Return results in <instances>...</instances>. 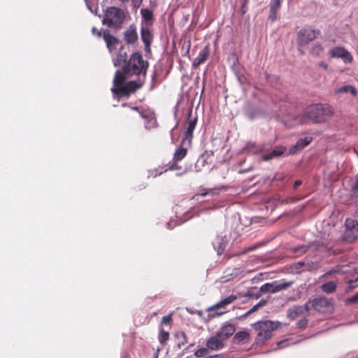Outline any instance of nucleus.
<instances>
[{
    "mask_svg": "<svg viewBox=\"0 0 358 358\" xmlns=\"http://www.w3.org/2000/svg\"><path fill=\"white\" fill-rule=\"evenodd\" d=\"M320 66L322 67L324 69L327 70L328 64L324 62H320L318 64Z\"/></svg>",
    "mask_w": 358,
    "mask_h": 358,
    "instance_id": "obj_49",
    "label": "nucleus"
},
{
    "mask_svg": "<svg viewBox=\"0 0 358 358\" xmlns=\"http://www.w3.org/2000/svg\"><path fill=\"white\" fill-rule=\"evenodd\" d=\"M143 20L141 27H152L154 23V15L152 10L149 8H142L141 10Z\"/></svg>",
    "mask_w": 358,
    "mask_h": 358,
    "instance_id": "obj_18",
    "label": "nucleus"
},
{
    "mask_svg": "<svg viewBox=\"0 0 358 358\" xmlns=\"http://www.w3.org/2000/svg\"><path fill=\"white\" fill-rule=\"evenodd\" d=\"M304 265L305 264L303 262H298L295 264V267L296 268H302Z\"/></svg>",
    "mask_w": 358,
    "mask_h": 358,
    "instance_id": "obj_50",
    "label": "nucleus"
},
{
    "mask_svg": "<svg viewBox=\"0 0 358 358\" xmlns=\"http://www.w3.org/2000/svg\"><path fill=\"white\" fill-rule=\"evenodd\" d=\"M124 17L125 15L122 9L117 7H109L105 12L102 23L110 28H119L123 23Z\"/></svg>",
    "mask_w": 358,
    "mask_h": 358,
    "instance_id": "obj_5",
    "label": "nucleus"
},
{
    "mask_svg": "<svg viewBox=\"0 0 358 358\" xmlns=\"http://www.w3.org/2000/svg\"><path fill=\"white\" fill-rule=\"evenodd\" d=\"M169 338V332L164 331V329H161L159 336V341L161 343H165Z\"/></svg>",
    "mask_w": 358,
    "mask_h": 358,
    "instance_id": "obj_35",
    "label": "nucleus"
},
{
    "mask_svg": "<svg viewBox=\"0 0 358 358\" xmlns=\"http://www.w3.org/2000/svg\"><path fill=\"white\" fill-rule=\"evenodd\" d=\"M280 322L271 320L259 321L253 324V328L257 331L255 338L256 345H262L268 340L272 332L279 327Z\"/></svg>",
    "mask_w": 358,
    "mask_h": 358,
    "instance_id": "obj_4",
    "label": "nucleus"
},
{
    "mask_svg": "<svg viewBox=\"0 0 358 358\" xmlns=\"http://www.w3.org/2000/svg\"><path fill=\"white\" fill-rule=\"evenodd\" d=\"M124 49L123 45L121 46V48L120 50V52L117 55L116 57L113 59V63L115 66H120L122 62H127L126 58H127V54L126 52L122 53V50Z\"/></svg>",
    "mask_w": 358,
    "mask_h": 358,
    "instance_id": "obj_27",
    "label": "nucleus"
},
{
    "mask_svg": "<svg viewBox=\"0 0 358 358\" xmlns=\"http://www.w3.org/2000/svg\"><path fill=\"white\" fill-rule=\"evenodd\" d=\"M126 74L124 71H117L113 79L111 92L114 98L129 97L143 85V81H129L126 83Z\"/></svg>",
    "mask_w": 358,
    "mask_h": 358,
    "instance_id": "obj_2",
    "label": "nucleus"
},
{
    "mask_svg": "<svg viewBox=\"0 0 358 358\" xmlns=\"http://www.w3.org/2000/svg\"><path fill=\"white\" fill-rule=\"evenodd\" d=\"M122 106L126 107V106H129V105L127 103H124L122 104Z\"/></svg>",
    "mask_w": 358,
    "mask_h": 358,
    "instance_id": "obj_57",
    "label": "nucleus"
},
{
    "mask_svg": "<svg viewBox=\"0 0 358 358\" xmlns=\"http://www.w3.org/2000/svg\"><path fill=\"white\" fill-rule=\"evenodd\" d=\"M324 52V48L321 43H317L313 45L310 50V55L314 57H320Z\"/></svg>",
    "mask_w": 358,
    "mask_h": 358,
    "instance_id": "obj_28",
    "label": "nucleus"
},
{
    "mask_svg": "<svg viewBox=\"0 0 358 358\" xmlns=\"http://www.w3.org/2000/svg\"><path fill=\"white\" fill-rule=\"evenodd\" d=\"M258 303H261V306H263L266 304V301L262 300Z\"/></svg>",
    "mask_w": 358,
    "mask_h": 358,
    "instance_id": "obj_53",
    "label": "nucleus"
},
{
    "mask_svg": "<svg viewBox=\"0 0 358 358\" xmlns=\"http://www.w3.org/2000/svg\"><path fill=\"white\" fill-rule=\"evenodd\" d=\"M310 310L313 308L319 313H329L333 310V304L324 296L310 298L307 301Z\"/></svg>",
    "mask_w": 358,
    "mask_h": 358,
    "instance_id": "obj_7",
    "label": "nucleus"
},
{
    "mask_svg": "<svg viewBox=\"0 0 358 358\" xmlns=\"http://www.w3.org/2000/svg\"><path fill=\"white\" fill-rule=\"evenodd\" d=\"M220 188H213V189H208L206 192L201 193L200 195L201 196H206L207 194H218L220 193Z\"/></svg>",
    "mask_w": 358,
    "mask_h": 358,
    "instance_id": "obj_38",
    "label": "nucleus"
},
{
    "mask_svg": "<svg viewBox=\"0 0 358 358\" xmlns=\"http://www.w3.org/2000/svg\"><path fill=\"white\" fill-rule=\"evenodd\" d=\"M191 115L192 113H189L188 114V123L187 127L186 128V131L185 132V136L182 138V143H184L185 141H188L189 143L190 144L192 142V138L193 137V131L195 129L196 122H197V118L195 117L194 119H191Z\"/></svg>",
    "mask_w": 358,
    "mask_h": 358,
    "instance_id": "obj_16",
    "label": "nucleus"
},
{
    "mask_svg": "<svg viewBox=\"0 0 358 358\" xmlns=\"http://www.w3.org/2000/svg\"><path fill=\"white\" fill-rule=\"evenodd\" d=\"M238 275V269L235 268V269H234V271L232 273L222 276V278H221L222 282H226L231 280H233L234 278L237 277Z\"/></svg>",
    "mask_w": 358,
    "mask_h": 358,
    "instance_id": "obj_32",
    "label": "nucleus"
},
{
    "mask_svg": "<svg viewBox=\"0 0 358 358\" xmlns=\"http://www.w3.org/2000/svg\"><path fill=\"white\" fill-rule=\"evenodd\" d=\"M352 196L354 199H358V176H356V182L352 187Z\"/></svg>",
    "mask_w": 358,
    "mask_h": 358,
    "instance_id": "obj_36",
    "label": "nucleus"
},
{
    "mask_svg": "<svg viewBox=\"0 0 358 358\" xmlns=\"http://www.w3.org/2000/svg\"><path fill=\"white\" fill-rule=\"evenodd\" d=\"M171 315H169L166 316H164L162 320V324H169L171 321Z\"/></svg>",
    "mask_w": 358,
    "mask_h": 358,
    "instance_id": "obj_40",
    "label": "nucleus"
},
{
    "mask_svg": "<svg viewBox=\"0 0 358 358\" xmlns=\"http://www.w3.org/2000/svg\"><path fill=\"white\" fill-rule=\"evenodd\" d=\"M120 1L124 3V2L128 1L129 0H120ZM132 2L134 6H136V5L139 6L141 2V0H132Z\"/></svg>",
    "mask_w": 358,
    "mask_h": 358,
    "instance_id": "obj_46",
    "label": "nucleus"
},
{
    "mask_svg": "<svg viewBox=\"0 0 358 358\" xmlns=\"http://www.w3.org/2000/svg\"><path fill=\"white\" fill-rule=\"evenodd\" d=\"M357 51H358V46H357Z\"/></svg>",
    "mask_w": 358,
    "mask_h": 358,
    "instance_id": "obj_62",
    "label": "nucleus"
},
{
    "mask_svg": "<svg viewBox=\"0 0 358 358\" xmlns=\"http://www.w3.org/2000/svg\"><path fill=\"white\" fill-rule=\"evenodd\" d=\"M334 112V108L329 104H312L307 106L303 114L295 118V121L301 124H306L308 122L324 123L332 117Z\"/></svg>",
    "mask_w": 358,
    "mask_h": 358,
    "instance_id": "obj_1",
    "label": "nucleus"
},
{
    "mask_svg": "<svg viewBox=\"0 0 358 358\" xmlns=\"http://www.w3.org/2000/svg\"><path fill=\"white\" fill-rule=\"evenodd\" d=\"M357 238L358 229H345L343 236L344 241L352 243Z\"/></svg>",
    "mask_w": 358,
    "mask_h": 358,
    "instance_id": "obj_24",
    "label": "nucleus"
},
{
    "mask_svg": "<svg viewBox=\"0 0 358 358\" xmlns=\"http://www.w3.org/2000/svg\"><path fill=\"white\" fill-rule=\"evenodd\" d=\"M148 66V62L143 59L140 52H134L129 59L124 64L122 70L127 76H138V80H141L143 81L144 83Z\"/></svg>",
    "mask_w": 358,
    "mask_h": 358,
    "instance_id": "obj_3",
    "label": "nucleus"
},
{
    "mask_svg": "<svg viewBox=\"0 0 358 358\" xmlns=\"http://www.w3.org/2000/svg\"><path fill=\"white\" fill-rule=\"evenodd\" d=\"M208 350L207 348H200L195 352L194 355L197 357H205L208 354Z\"/></svg>",
    "mask_w": 358,
    "mask_h": 358,
    "instance_id": "obj_37",
    "label": "nucleus"
},
{
    "mask_svg": "<svg viewBox=\"0 0 358 358\" xmlns=\"http://www.w3.org/2000/svg\"><path fill=\"white\" fill-rule=\"evenodd\" d=\"M149 122L152 123V124L153 125V127L155 126L156 124V120L155 119H153L152 117L151 118H149Z\"/></svg>",
    "mask_w": 358,
    "mask_h": 358,
    "instance_id": "obj_52",
    "label": "nucleus"
},
{
    "mask_svg": "<svg viewBox=\"0 0 358 358\" xmlns=\"http://www.w3.org/2000/svg\"><path fill=\"white\" fill-rule=\"evenodd\" d=\"M302 184V181L300 180H297L294 182L293 187L294 189H297Z\"/></svg>",
    "mask_w": 358,
    "mask_h": 358,
    "instance_id": "obj_44",
    "label": "nucleus"
},
{
    "mask_svg": "<svg viewBox=\"0 0 358 358\" xmlns=\"http://www.w3.org/2000/svg\"><path fill=\"white\" fill-rule=\"evenodd\" d=\"M259 307H261V303L255 304L252 308H250V312L254 313V312L257 311Z\"/></svg>",
    "mask_w": 358,
    "mask_h": 358,
    "instance_id": "obj_45",
    "label": "nucleus"
},
{
    "mask_svg": "<svg viewBox=\"0 0 358 358\" xmlns=\"http://www.w3.org/2000/svg\"><path fill=\"white\" fill-rule=\"evenodd\" d=\"M233 340L237 344L246 343L250 340V334L246 331H238L234 335Z\"/></svg>",
    "mask_w": 358,
    "mask_h": 358,
    "instance_id": "obj_25",
    "label": "nucleus"
},
{
    "mask_svg": "<svg viewBox=\"0 0 358 358\" xmlns=\"http://www.w3.org/2000/svg\"><path fill=\"white\" fill-rule=\"evenodd\" d=\"M92 32L94 35H96L98 36H103V32L101 31H99L95 27H93L92 29Z\"/></svg>",
    "mask_w": 358,
    "mask_h": 358,
    "instance_id": "obj_42",
    "label": "nucleus"
},
{
    "mask_svg": "<svg viewBox=\"0 0 358 358\" xmlns=\"http://www.w3.org/2000/svg\"><path fill=\"white\" fill-rule=\"evenodd\" d=\"M252 250H253V248H248L246 251L244 252V253H245L246 252L252 251Z\"/></svg>",
    "mask_w": 358,
    "mask_h": 358,
    "instance_id": "obj_58",
    "label": "nucleus"
},
{
    "mask_svg": "<svg viewBox=\"0 0 358 358\" xmlns=\"http://www.w3.org/2000/svg\"><path fill=\"white\" fill-rule=\"evenodd\" d=\"M178 162L174 161L173 163L169 167V170H176L178 169V166L177 164Z\"/></svg>",
    "mask_w": 358,
    "mask_h": 358,
    "instance_id": "obj_43",
    "label": "nucleus"
},
{
    "mask_svg": "<svg viewBox=\"0 0 358 358\" xmlns=\"http://www.w3.org/2000/svg\"><path fill=\"white\" fill-rule=\"evenodd\" d=\"M288 340H284V341H281L280 342L278 343V345L279 348H284L285 347V343H287Z\"/></svg>",
    "mask_w": 358,
    "mask_h": 358,
    "instance_id": "obj_47",
    "label": "nucleus"
},
{
    "mask_svg": "<svg viewBox=\"0 0 358 358\" xmlns=\"http://www.w3.org/2000/svg\"><path fill=\"white\" fill-rule=\"evenodd\" d=\"M157 354H156L155 357L154 358H157Z\"/></svg>",
    "mask_w": 358,
    "mask_h": 358,
    "instance_id": "obj_60",
    "label": "nucleus"
},
{
    "mask_svg": "<svg viewBox=\"0 0 358 358\" xmlns=\"http://www.w3.org/2000/svg\"><path fill=\"white\" fill-rule=\"evenodd\" d=\"M103 38L106 43V47L110 53L116 49L117 45L120 43L119 39L113 36L108 29L103 31Z\"/></svg>",
    "mask_w": 358,
    "mask_h": 358,
    "instance_id": "obj_14",
    "label": "nucleus"
},
{
    "mask_svg": "<svg viewBox=\"0 0 358 358\" xmlns=\"http://www.w3.org/2000/svg\"><path fill=\"white\" fill-rule=\"evenodd\" d=\"M252 312H250V310H248V312L244 315V316H248V315H250V314H252Z\"/></svg>",
    "mask_w": 358,
    "mask_h": 358,
    "instance_id": "obj_56",
    "label": "nucleus"
},
{
    "mask_svg": "<svg viewBox=\"0 0 358 358\" xmlns=\"http://www.w3.org/2000/svg\"><path fill=\"white\" fill-rule=\"evenodd\" d=\"M176 337L179 340L178 347L180 348L187 343V338L184 331H179L176 334Z\"/></svg>",
    "mask_w": 358,
    "mask_h": 358,
    "instance_id": "obj_31",
    "label": "nucleus"
},
{
    "mask_svg": "<svg viewBox=\"0 0 358 358\" xmlns=\"http://www.w3.org/2000/svg\"><path fill=\"white\" fill-rule=\"evenodd\" d=\"M282 0H271L269 4L268 19L274 22L277 19L278 10L281 6Z\"/></svg>",
    "mask_w": 358,
    "mask_h": 358,
    "instance_id": "obj_21",
    "label": "nucleus"
},
{
    "mask_svg": "<svg viewBox=\"0 0 358 358\" xmlns=\"http://www.w3.org/2000/svg\"><path fill=\"white\" fill-rule=\"evenodd\" d=\"M320 35V31L310 27L301 29L297 34V45L301 48L307 45L310 42L316 39Z\"/></svg>",
    "mask_w": 358,
    "mask_h": 358,
    "instance_id": "obj_6",
    "label": "nucleus"
},
{
    "mask_svg": "<svg viewBox=\"0 0 358 358\" xmlns=\"http://www.w3.org/2000/svg\"><path fill=\"white\" fill-rule=\"evenodd\" d=\"M334 273V271H329L327 272L326 273H324V274L322 276V278H326V277H327V276H329V275H331V274H332V273Z\"/></svg>",
    "mask_w": 358,
    "mask_h": 358,
    "instance_id": "obj_51",
    "label": "nucleus"
},
{
    "mask_svg": "<svg viewBox=\"0 0 358 358\" xmlns=\"http://www.w3.org/2000/svg\"><path fill=\"white\" fill-rule=\"evenodd\" d=\"M336 284L334 281L327 282L324 283V285H322V290L324 292L328 293V294L334 292L336 291Z\"/></svg>",
    "mask_w": 358,
    "mask_h": 358,
    "instance_id": "obj_29",
    "label": "nucleus"
},
{
    "mask_svg": "<svg viewBox=\"0 0 358 358\" xmlns=\"http://www.w3.org/2000/svg\"><path fill=\"white\" fill-rule=\"evenodd\" d=\"M124 39L127 44L134 45L138 39L136 27L131 24L124 32Z\"/></svg>",
    "mask_w": 358,
    "mask_h": 358,
    "instance_id": "obj_15",
    "label": "nucleus"
},
{
    "mask_svg": "<svg viewBox=\"0 0 358 358\" xmlns=\"http://www.w3.org/2000/svg\"><path fill=\"white\" fill-rule=\"evenodd\" d=\"M293 284L294 281L274 280L272 282H267L262 285L260 291L264 293H275L287 289Z\"/></svg>",
    "mask_w": 358,
    "mask_h": 358,
    "instance_id": "obj_8",
    "label": "nucleus"
},
{
    "mask_svg": "<svg viewBox=\"0 0 358 358\" xmlns=\"http://www.w3.org/2000/svg\"><path fill=\"white\" fill-rule=\"evenodd\" d=\"M225 341L218 334L210 337L206 341V347L210 350H220L224 347Z\"/></svg>",
    "mask_w": 358,
    "mask_h": 358,
    "instance_id": "obj_13",
    "label": "nucleus"
},
{
    "mask_svg": "<svg viewBox=\"0 0 358 358\" xmlns=\"http://www.w3.org/2000/svg\"><path fill=\"white\" fill-rule=\"evenodd\" d=\"M350 92L352 95L355 96L357 94L356 89L351 85H345L336 90L337 94Z\"/></svg>",
    "mask_w": 358,
    "mask_h": 358,
    "instance_id": "obj_30",
    "label": "nucleus"
},
{
    "mask_svg": "<svg viewBox=\"0 0 358 358\" xmlns=\"http://www.w3.org/2000/svg\"><path fill=\"white\" fill-rule=\"evenodd\" d=\"M308 320L306 318V317H303V318L299 320L296 324V326L298 329L303 330L308 327Z\"/></svg>",
    "mask_w": 358,
    "mask_h": 358,
    "instance_id": "obj_34",
    "label": "nucleus"
},
{
    "mask_svg": "<svg viewBox=\"0 0 358 358\" xmlns=\"http://www.w3.org/2000/svg\"><path fill=\"white\" fill-rule=\"evenodd\" d=\"M346 301L348 303H358V292L355 296L347 299Z\"/></svg>",
    "mask_w": 358,
    "mask_h": 358,
    "instance_id": "obj_39",
    "label": "nucleus"
},
{
    "mask_svg": "<svg viewBox=\"0 0 358 358\" xmlns=\"http://www.w3.org/2000/svg\"><path fill=\"white\" fill-rule=\"evenodd\" d=\"M329 55L331 58H340L344 63L350 64L353 61V57L351 53L344 47L336 46L332 48L329 51Z\"/></svg>",
    "mask_w": 358,
    "mask_h": 358,
    "instance_id": "obj_10",
    "label": "nucleus"
},
{
    "mask_svg": "<svg viewBox=\"0 0 358 358\" xmlns=\"http://www.w3.org/2000/svg\"><path fill=\"white\" fill-rule=\"evenodd\" d=\"M236 328L235 326L231 323L226 322L224 323L220 331L216 332L218 334L221 338L224 341H227L229 337H231L235 332Z\"/></svg>",
    "mask_w": 358,
    "mask_h": 358,
    "instance_id": "obj_19",
    "label": "nucleus"
},
{
    "mask_svg": "<svg viewBox=\"0 0 358 358\" xmlns=\"http://www.w3.org/2000/svg\"><path fill=\"white\" fill-rule=\"evenodd\" d=\"M224 313V312H221V313H218V315H222V313Z\"/></svg>",
    "mask_w": 358,
    "mask_h": 358,
    "instance_id": "obj_59",
    "label": "nucleus"
},
{
    "mask_svg": "<svg viewBox=\"0 0 358 358\" xmlns=\"http://www.w3.org/2000/svg\"><path fill=\"white\" fill-rule=\"evenodd\" d=\"M313 141V138L310 136H306L305 138H299L296 144L290 148L289 154L295 155L299 152L303 148L308 146Z\"/></svg>",
    "mask_w": 358,
    "mask_h": 358,
    "instance_id": "obj_17",
    "label": "nucleus"
},
{
    "mask_svg": "<svg viewBox=\"0 0 358 358\" xmlns=\"http://www.w3.org/2000/svg\"><path fill=\"white\" fill-rule=\"evenodd\" d=\"M286 147L283 145L276 146L271 152L262 155L264 161H269L275 157H280L286 151Z\"/></svg>",
    "mask_w": 358,
    "mask_h": 358,
    "instance_id": "obj_22",
    "label": "nucleus"
},
{
    "mask_svg": "<svg viewBox=\"0 0 358 358\" xmlns=\"http://www.w3.org/2000/svg\"><path fill=\"white\" fill-rule=\"evenodd\" d=\"M131 110H135V111H137L139 113V114L141 115V116L144 118V119H147L148 118V116L145 115L141 111V108L138 106H134V107H130Z\"/></svg>",
    "mask_w": 358,
    "mask_h": 358,
    "instance_id": "obj_41",
    "label": "nucleus"
},
{
    "mask_svg": "<svg viewBox=\"0 0 358 358\" xmlns=\"http://www.w3.org/2000/svg\"><path fill=\"white\" fill-rule=\"evenodd\" d=\"M210 49L208 46H205L199 53L198 56L194 59L192 65L194 68L203 64L209 57Z\"/></svg>",
    "mask_w": 358,
    "mask_h": 358,
    "instance_id": "obj_20",
    "label": "nucleus"
},
{
    "mask_svg": "<svg viewBox=\"0 0 358 358\" xmlns=\"http://www.w3.org/2000/svg\"><path fill=\"white\" fill-rule=\"evenodd\" d=\"M326 243L321 242L320 241H314L307 245H301L299 247H296L294 249V252L304 254L308 251L315 252L326 249Z\"/></svg>",
    "mask_w": 358,
    "mask_h": 358,
    "instance_id": "obj_11",
    "label": "nucleus"
},
{
    "mask_svg": "<svg viewBox=\"0 0 358 358\" xmlns=\"http://www.w3.org/2000/svg\"><path fill=\"white\" fill-rule=\"evenodd\" d=\"M167 227H168V229H172V228L173 227H172V225H171V222H168V223H167Z\"/></svg>",
    "mask_w": 358,
    "mask_h": 358,
    "instance_id": "obj_54",
    "label": "nucleus"
},
{
    "mask_svg": "<svg viewBox=\"0 0 358 358\" xmlns=\"http://www.w3.org/2000/svg\"><path fill=\"white\" fill-rule=\"evenodd\" d=\"M238 299V296L235 294H231L225 299L221 300L220 302L214 305L213 306L210 307L208 310H217L220 308H226V307L232 303H234L236 299Z\"/></svg>",
    "mask_w": 358,
    "mask_h": 358,
    "instance_id": "obj_23",
    "label": "nucleus"
},
{
    "mask_svg": "<svg viewBox=\"0 0 358 358\" xmlns=\"http://www.w3.org/2000/svg\"><path fill=\"white\" fill-rule=\"evenodd\" d=\"M141 38L144 44V50L146 52H150L151 44L153 41V34L151 27L147 26L141 27Z\"/></svg>",
    "mask_w": 358,
    "mask_h": 358,
    "instance_id": "obj_12",
    "label": "nucleus"
},
{
    "mask_svg": "<svg viewBox=\"0 0 358 358\" xmlns=\"http://www.w3.org/2000/svg\"><path fill=\"white\" fill-rule=\"evenodd\" d=\"M187 154V148H182V146L178 147L173 155V161L179 162L182 160Z\"/></svg>",
    "mask_w": 358,
    "mask_h": 358,
    "instance_id": "obj_26",
    "label": "nucleus"
},
{
    "mask_svg": "<svg viewBox=\"0 0 358 358\" xmlns=\"http://www.w3.org/2000/svg\"><path fill=\"white\" fill-rule=\"evenodd\" d=\"M213 356H210V357H208V358H213Z\"/></svg>",
    "mask_w": 358,
    "mask_h": 358,
    "instance_id": "obj_61",
    "label": "nucleus"
},
{
    "mask_svg": "<svg viewBox=\"0 0 358 358\" xmlns=\"http://www.w3.org/2000/svg\"><path fill=\"white\" fill-rule=\"evenodd\" d=\"M357 282V280H355V281H350V285H349V287L350 288H354L357 286H358V283L357 284H355L356 282Z\"/></svg>",
    "mask_w": 358,
    "mask_h": 358,
    "instance_id": "obj_48",
    "label": "nucleus"
},
{
    "mask_svg": "<svg viewBox=\"0 0 358 358\" xmlns=\"http://www.w3.org/2000/svg\"><path fill=\"white\" fill-rule=\"evenodd\" d=\"M309 303L306 301L303 306L295 305L288 308L286 315L287 319L294 320L299 317L308 316L310 315Z\"/></svg>",
    "mask_w": 358,
    "mask_h": 358,
    "instance_id": "obj_9",
    "label": "nucleus"
},
{
    "mask_svg": "<svg viewBox=\"0 0 358 358\" xmlns=\"http://www.w3.org/2000/svg\"><path fill=\"white\" fill-rule=\"evenodd\" d=\"M345 229H358V222L357 220L351 218H348L345 222Z\"/></svg>",
    "mask_w": 358,
    "mask_h": 358,
    "instance_id": "obj_33",
    "label": "nucleus"
},
{
    "mask_svg": "<svg viewBox=\"0 0 358 358\" xmlns=\"http://www.w3.org/2000/svg\"><path fill=\"white\" fill-rule=\"evenodd\" d=\"M252 312H250V310H248V312L244 315V316H248V315H250V314H252Z\"/></svg>",
    "mask_w": 358,
    "mask_h": 358,
    "instance_id": "obj_55",
    "label": "nucleus"
}]
</instances>
